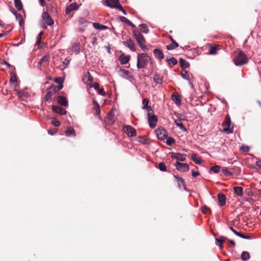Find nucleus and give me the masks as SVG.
I'll use <instances>...</instances> for the list:
<instances>
[{
	"instance_id": "f257e3e1",
	"label": "nucleus",
	"mask_w": 261,
	"mask_h": 261,
	"mask_svg": "<svg viewBox=\"0 0 261 261\" xmlns=\"http://www.w3.org/2000/svg\"><path fill=\"white\" fill-rule=\"evenodd\" d=\"M232 61L236 66H241L246 64L248 62L249 60L244 51L238 50L236 52L235 56Z\"/></svg>"
},
{
	"instance_id": "f03ea898",
	"label": "nucleus",
	"mask_w": 261,
	"mask_h": 261,
	"mask_svg": "<svg viewBox=\"0 0 261 261\" xmlns=\"http://www.w3.org/2000/svg\"><path fill=\"white\" fill-rule=\"evenodd\" d=\"M151 60L150 57L146 53L139 54L137 56V67L138 69L143 68Z\"/></svg>"
},
{
	"instance_id": "7ed1b4c3",
	"label": "nucleus",
	"mask_w": 261,
	"mask_h": 261,
	"mask_svg": "<svg viewBox=\"0 0 261 261\" xmlns=\"http://www.w3.org/2000/svg\"><path fill=\"white\" fill-rule=\"evenodd\" d=\"M42 20L41 22V27L44 29L47 28V25L53 26L54 24V20L51 18L48 13L46 12H43L41 16Z\"/></svg>"
},
{
	"instance_id": "20e7f679",
	"label": "nucleus",
	"mask_w": 261,
	"mask_h": 261,
	"mask_svg": "<svg viewBox=\"0 0 261 261\" xmlns=\"http://www.w3.org/2000/svg\"><path fill=\"white\" fill-rule=\"evenodd\" d=\"M133 34L140 47L143 50L147 49L146 46L144 44L145 39L143 36L137 30H134Z\"/></svg>"
},
{
	"instance_id": "39448f33",
	"label": "nucleus",
	"mask_w": 261,
	"mask_h": 261,
	"mask_svg": "<svg viewBox=\"0 0 261 261\" xmlns=\"http://www.w3.org/2000/svg\"><path fill=\"white\" fill-rule=\"evenodd\" d=\"M147 116L149 126L152 128H154L156 125L158 118L155 115H154L153 111L152 109H150L149 112H147Z\"/></svg>"
},
{
	"instance_id": "423d86ee",
	"label": "nucleus",
	"mask_w": 261,
	"mask_h": 261,
	"mask_svg": "<svg viewBox=\"0 0 261 261\" xmlns=\"http://www.w3.org/2000/svg\"><path fill=\"white\" fill-rule=\"evenodd\" d=\"M155 133L158 139L160 140H165L168 136L166 130L164 128H159L156 129Z\"/></svg>"
},
{
	"instance_id": "0eeeda50",
	"label": "nucleus",
	"mask_w": 261,
	"mask_h": 261,
	"mask_svg": "<svg viewBox=\"0 0 261 261\" xmlns=\"http://www.w3.org/2000/svg\"><path fill=\"white\" fill-rule=\"evenodd\" d=\"M175 166L176 169L180 172H187L189 169V165L186 163H181L179 162H176Z\"/></svg>"
},
{
	"instance_id": "6e6552de",
	"label": "nucleus",
	"mask_w": 261,
	"mask_h": 261,
	"mask_svg": "<svg viewBox=\"0 0 261 261\" xmlns=\"http://www.w3.org/2000/svg\"><path fill=\"white\" fill-rule=\"evenodd\" d=\"M103 5L109 7L111 8H115L118 4L119 0H102Z\"/></svg>"
},
{
	"instance_id": "1a4fd4ad",
	"label": "nucleus",
	"mask_w": 261,
	"mask_h": 261,
	"mask_svg": "<svg viewBox=\"0 0 261 261\" xmlns=\"http://www.w3.org/2000/svg\"><path fill=\"white\" fill-rule=\"evenodd\" d=\"M124 132L129 137H134L136 136V129L130 125H126L124 127Z\"/></svg>"
},
{
	"instance_id": "9d476101",
	"label": "nucleus",
	"mask_w": 261,
	"mask_h": 261,
	"mask_svg": "<svg viewBox=\"0 0 261 261\" xmlns=\"http://www.w3.org/2000/svg\"><path fill=\"white\" fill-rule=\"evenodd\" d=\"M119 72L121 77L127 80H129L133 77L132 74L128 70L120 69Z\"/></svg>"
},
{
	"instance_id": "9b49d317",
	"label": "nucleus",
	"mask_w": 261,
	"mask_h": 261,
	"mask_svg": "<svg viewBox=\"0 0 261 261\" xmlns=\"http://www.w3.org/2000/svg\"><path fill=\"white\" fill-rule=\"evenodd\" d=\"M79 25L80 27V31L84 32L87 27L88 21L83 17H80L78 20Z\"/></svg>"
},
{
	"instance_id": "f8f14e48",
	"label": "nucleus",
	"mask_w": 261,
	"mask_h": 261,
	"mask_svg": "<svg viewBox=\"0 0 261 261\" xmlns=\"http://www.w3.org/2000/svg\"><path fill=\"white\" fill-rule=\"evenodd\" d=\"M186 156L187 155L185 154H180L179 153H171V157L179 161H185L186 160Z\"/></svg>"
},
{
	"instance_id": "ddd939ff",
	"label": "nucleus",
	"mask_w": 261,
	"mask_h": 261,
	"mask_svg": "<svg viewBox=\"0 0 261 261\" xmlns=\"http://www.w3.org/2000/svg\"><path fill=\"white\" fill-rule=\"evenodd\" d=\"M123 43L125 46L129 48L131 50L134 51L136 50L135 43L132 39H127L126 41H124Z\"/></svg>"
},
{
	"instance_id": "4468645a",
	"label": "nucleus",
	"mask_w": 261,
	"mask_h": 261,
	"mask_svg": "<svg viewBox=\"0 0 261 261\" xmlns=\"http://www.w3.org/2000/svg\"><path fill=\"white\" fill-rule=\"evenodd\" d=\"M83 81L87 86H90L92 84L93 77L88 71L83 79Z\"/></svg>"
},
{
	"instance_id": "2eb2a0df",
	"label": "nucleus",
	"mask_w": 261,
	"mask_h": 261,
	"mask_svg": "<svg viewBox=\"0 0 261 261\" xmlns=\"http://www.w3.org/2000/svg\"><path fill=\"white\" fill-rule=\"evenodd\" d=\"M57 101L58 102L63 106L67 107L68 106V101L65 97L60 95L57 97Z\"/></svg>"
},
{
	"instance_id": "dca6fc26",
	"label": "nucleus",
	"mask_w": 261,
	"mask_h": 261,
	"mask_svg": "<svg viewBox=\"0 0 261 261\" xmlns=\"http://www.w3.org/2000/svg\"><path fill=\"white\" fill-rule=\"evenodd\" d=\"M78 8V6L75 3H72L67 6L65 9V12L66 14H69L71 11L76 10Z\"/></svg>"
},
{
	"instance_id": "f3484780",
	"label": "nucleus",
	"mask_w": 261,
	"mask_h": 261,
	"mask_svg": "<svg viewBox=\"0 0 261 261\" xmlns=\"http://www.w3.org/2000/svg\"><path fill=\"white\" fill-rule=\"evenodd\" d=\"M53 110L58 114L61 115H64L66 113V111L65 109L62 108L59 106H53Z\"/></svg>"
},
{
	"instance_id": "a211bd4d",
	"label": "nucleus",
	"mask_w": 261,
	"mask_h": 261,
	"mask_svg": "<svg viewBox=\"0 0 261 261\" xmlns=\"http://www.w3.org/2000/svg\"><path fill=\"white\" fill-rule=\"evenodd\" d=\"M130 56L125 55L124 54H121L119 58V61L122 64H126L128 62Z\"/></svg>"
},
{
	"instance_id": "6ab92c4d",
	"label": "nucleus",
	"mask_w": 261,
	"mask_h": 261,
	"mask_svg": "<svg viewBox=\"0 0 261 261\" xmlns=\"http://www.w3.org/2000/svg\"><path fill=\"white\" fill-rule=\"evenodd\" d=\"M153 81L156 84H162L163 82V77L160 74L155 73L153 76Z\"/></svg>"
},
{
	"instance_id": "aec40b11",
	"label": "nucleus",
	"mask_w": 261,
	"mask_h": 261,
	"mask_svg": "<svg viewBox=\"0 0 261 261\" xmlns=\"http://www.w3.org/2000/svg\"><path fill=\"white\" fill-rule=\"evenodd\" d=\"M153 54L154 56L159 60H162L164 57L163 51L160 49L155 48L153 49Z\"/></svg>"
},
{
	"instance_id": "412c9836",
	"label": "nucleus",
	"mask_w": 261,
	"mask_h": 261,
	"mask_svg": "<svg viewBox=\"0 0 261 261\" xmlns=\"http://www.w3.org/2000/svg\"><path fill=\"white\" fill-rule=\"evenodd\" d=\"M218 199L220 206H222L225 204L226 197L223 194L219 193L218 195Z\"/></svg>"
},
{
	"instance_id": "4be33fe9",
	"label": "nucleus",
	"mask_w": 261,
	"mask_h": 261,
	"mask_svg": "<svg viewBox=\"0 0 261 261\" xmlns=\"http://www.w3.org/2000/svg\"><path fill=\"white\" fill-rule=\"evenodd\" d=\"M233 189L234 193L237 196L242 197L243 195V190L242 187L237 186L234 187Z\"/></svg>"
},
{
	"instance_id": "5701e85b",
	"label": "nucleus",
	"mask_w": 261,
	"mask_h": 261,
	"mask_svg": "<svg viewBox=\"0 0 261 261\" xmlns=\"http://www.w3.org/2000/svg\"><path fill=\"white\" fill-rule=\"evenodd\" d=\"M171 44L167 46V49L168 50H173L178 46V44L173 39H171Z\"/></svg>"
},
{
	"instance_id": "b1692460",
	"label": "nucleus",
	"mask_w": 261,
	"mask_h": 261,
	"mask_svg": "<svg viewBox=\"0 0 261 261\" xmlns=\"http://www.w3.org/2000/svg\"><path fill=\"white\" fill-rule=\"evenodd\" d=\"M149 101V100L147 98H144L142 101V104L143 105L142 109L147 110V112H149L150 109H152L150 106H148Z\"/></svg>"
},
{
	"instance_id": "393cba45",
	"label": "nucleus",
	"mask_w": 261,
	"mask_h": 261,
	"mask_svg": "<svg viewBox=\"0 0 261 261\" xmlns=\"http://www.w3.org/2000/svg\"><path fill=\"white\" fill-rule=\"evenodd\" d=\"M72 51L76 54H78L80 51V44L79 43L75 42L72 45Z\"/></svg>"
},
{
	"instance_id": "a878e982",
	"label": "nucleus",
	"mask_w": 261,
	"mask_h": 261,
	"mask_svg": "<svg viewBox=\"0 0 261 261\" xmlns=\"http://www.w3.org/2000/svg\"><path fill=\"white\" fill-rule=\"evenodd\" d=\"M226 239V238H225L222 236H221L219 238H217L215 239V240L218 243V246L220 248V249H222L223 248V243L224 240Z\"/></svg>"
},
{
	"instance_id": "bb28decb",
	"label": "nucleus",
	"mask_w": 261,
	"mask_h": 261,
	"mask_svg": "<svg viewBox=\"0 0 261 261\" xmlns=\"http://www.w3.org/2000/svg\"><path fill=\"white\" fill-rule=\"evenodd\" d=\"M172 99L177 105H180L181 99L178 94L172 95Z\"/></svg>"
},
{
	"instance_id": "cd10ccee",
	"label": "nucleus",
	"mask_w": 261,
	"mask_h": 261,
	"mask_svg": "<svg viewBox=\"0 0 261 261\" xmlns=\"http://www.w3.org/2000/svg\"><path fill=\"white\" fill-rule=\"evenodd\" d=\"M191 159L196 164H201L202 163L201 159L197 156V155L195 153L192 154L191 155Z\"/></svg>"
},
{
	"instance_id": "c85d7f7f",
	"label": "nucleus",
	"mask_w": 261,
	"mask_h": 261,
	"mask_svg": "<svg viewBox=\"0 0 261 261\" xmlns=\"http://www.w3.org/2000/svg\"><path fill=\"white\" fill-rule=\"evenodd\" d=\"M119 18L121 21L126 23L127 24H128L129 26H131L132 27H135V25L130 21H129L128 19H127L126 17H125L124 16H120L119 17Z\"/></svg>"
},
{
	"instance_id": "c756f323",
	"label": "nucleus",
	"mask_w": 261,
	"mask_h": 261,
	"mask_svg": "<svg viewBox=\"0 0 261 261\" xmlns=\"http://www.w3.org/2000/svg\"><path fill=\"white\" fill-rule=\"evenodd\" d=\"M175 124H176V126L179 127V128L182 131H187L186 128L184 126V124H182L180 120H176L175 121Z\"/></svg>"
},
{
	"instance_id": "7c9ffc66",
	"label": "nucleus",
	"mask_w": 261,
	"mask_h": 261,
	"mask_svg": "<svg viewBox=\"0 0 261 261\" xmlns=\"http://www.w3.org/2000/svg\"><path fill=\"white\" fill-rule=\"evenodd\" d=\"M14 5L18 11L22 9V4L20 0H14Z\"/></svg>"
},
{
	"instance_id": "2f4dec72",
	"label": "nucleus",
	"mask_w": 261,
	"mask_h": 261,
	"mask_svg": "<svg viewBox=\"0 0 261 261\" xmlns=\"http://www.w3.org/2000/svg\"><path fill=\"white\" fill-rule=\"evenodd\" d=\"M223 125L226 127H230L231 120L230 117L228 115L226 116L225 120L223 123Z\"/></svg>"
},
{
	"instance_id": "473e14b6",
	"label": "nucleus",
	"mask_w": 261,
	"mask_h": 261,
	"mask_svg": "<svg viewBox=\"0 0 261 261\" xmlns=\"http://www.w3.org/2000/svg\"><path fill=\"white\" fill-rule=\"evenodd\" d=\"M43 34V32H41L38 35L37 41L35 44V46H37L38 48H40V43Z\"/></svg>"
},
{
	"instance_id": "72a5a7b5",
	"label": "nucleus",
	"mask_w": 261,
	"mask_h": 261,
	"mask_svg": "<svg viewBox=\"0 0 261 261\" xmlns=\"http://www.w3.org/2000/svg\"><path fill=\"white\" fill-rule=\"evenodd\" d=\"M250 258V255L248 252L243 251L241 254V259L243 260H247Z\"/></svg>"
},
{
	"instance_id": "f704fd0d",
	"label": "nucleus",
	"mask_w": 261,
	"mask_h": 261,
	"mask_svg": "<svg viewBox=\"0 0 261 261\" xmlns=\"http://www.w3.org/2000/svg\"><path fill=\"white\" fill-rule=\"evenodd\" d=\"M66 135L67 136L69 137L70 136H75V133L74 130V129L72 127H69L66 131Z\"/></svg>"
},
{
	"instance_id": "c9c22d12",
	"label": "nucleus",
	"mask_w": 261,
	"mask_h": 261,
	"mask_svg": "<svg viewBox=\"0 0 261 261\" xmlns=\"http://www.w3.org/2000/svg\"><path fill=\"white\" fill-rule=\"evenodd\" d=\"M179 64L181 67L188 68L189 66V63L181 58L179 59Z\"/></svg>"
},
{
	"instance_id": "e433bc0d",
	"label": "nucleus",
	"mask_w": 261,
	"mask_h": 261,
	"mask_svg": "<svg viewBox=\"0 0 261 261\" xmlns=\"http://www.w3.org/2000/svg\"><path fill=\"white\" fill-rule=\"evenodd\" d=\"M221 168V166L218 165H215L214 166L211 167L210 170L214 173H217L220 171Z\"/></svg>"
},
{
	"instance_id": "4c0bfd02",
	"label": "nucleus",
	"mask_w": 261,
	"mask_h": 261,
	"mask_svg": "<svg viewBox=\"0 0 261 261\" xmlns=\"http://www.w3.org/2000/svg\"><path fill=\"white\" fill-rule=\"evenodd\" d=\"M181 76L183 79L187 80L190 81V77L189 75L186 70H182L181 73Z\"/></svg>"
},
{
	"instance_id": "58836bf2",
	"label": "nucleus",
	"mask_w": 261,
	"mask_h": 261,
	"mask_svg": "<svg viewBox=\"0 0 261 261\" xmlns=\"http://www.w3.org/2000/svg\"><path fill=\"white\" fill-rule=\"evenodd\" d=\"M222 172L226 176H231L232 175V173L229 171L228 169L226 167H223L222 168Z\"/></svg>"
},
{
	"instance_id": "ea45409f",
	"label": "nucleus",
	"mask_w": 261,
	"mask_h": 261,
	"mask_svg": "<svg viewBox=\"0 0 261 261\" xmlns=\"http://www.w3.org/2000/svg\"><path fill=\"white\" fill-rule=\"evenodd\" d=\"M15 91H16L17 94L19 98L22 99V100H24V97H27V95L25 94V93H22L20 91H19L18 90H15Z\"/></svg>"
},
{
	"instance_id": "a19ab883",
	"label": "nucleus",
	"mask_w": 261,
	"mask_h": 261,
	"mask_svg": "<svg viewBox=\"0 0 261 261\" xmlns=\"http://www.w3.org/2000/svg\"><path fill=\"white\" fill-rule=\"evenodd\" d=\"M140 27L141 28V31L145 33V34H147L149 32V30L148 29V27L147 26V25L146 24H141L140 25Z\"/></svg>"
},
{
	"instance_id": "79ce46f5",
	"label": "nucleus",
	"mask_w": 261,
	"mask_h": 261,
	"mask_svg": "<svg viewBox=\"0 0 261 261\" xmlns=\"http://www.w3.org/2000/svg\"><path fill=\"white\" fill-rule=\"evenodd\" d=\"M158 168L161 171L165 172L167 170L166 165H165V164L164 163H162V162L160 163L159 164Z\"/></svg>"
},
{
	"instance_id": "37998d69",
	"label": "nucleus",
	"mask_w": 261,
	"mask_h": 261,
	"mask_svg": "<svg viewBox=\"0 0 261 261\" xmlns=\"http://www.w3.org/2000/svg\"><path fill=\"white\" fill-rule=\"evenodd\" d=\"M166 139V143L168 145L171 146L175 142V140L171 137H167Z\"/></svg>"
},
{
	"instance_id": "c03bdc74",
	"label": "nucleus",
	"mask_w": 261,
	"mask_h": 261,
	"mask_svg": "<svg viewBox=\"0 0 261 261\" xmlns=\"http://www.w3.org/2000/svg\"><path fill=\"white\" fill-rule=\"evenodd\" d=\"M168 64H172L173 65H175L177 64V60L174 58H171L166 60Z\"/></svg>"
},
{
	"instance_id": "a18cd8bd",
	"label": "nucleus",
	"mask_w": 261,
	"mask_h": 261,
	"mask_svg": "<svg viewBox=\"0 0 261 261\" xmlns=\"http://www.w3.org/2000/svg\"><path fill=\"white\" fill-rule=\"evenodd\" d=\"M92 25H93V28L97 30H101L102 26L103 24H101L99 23L93 22L92 23Z\"/></svg>"
},
{
	"instance_id": "49530a36",
	"label": "nucleus",
	"mask_w": 261,
	"mask_h": 261,
	"mask_svg": "<svg viewBox=\"0 0 261 261\" xmlns=\"http://www.w3.org/2000/svg\"><path fill=\"white\" fill-rule=\"evenodd\" d=\"M240 149L245 152H248L250 150V147L247 145H242L240 147Z\"/></svg>"
},
{
	"instance_id": "de8ad7c7",
	"label": "nucleus",
	"mask_w": 261,
	"mask_h": 261,
	"mask_svg": "<svg viewBox=\"0 0 261 261\" xmlns=\"http://www.w3.org/2000/svg\"><path fill=\"white\" fill-rule=\"evenodd\" d=\"M208 53L211 55H216L217 54V48L215 46H211Z\"/></svg>"
},
{
	"instance_id": "09e8293b",
	"label": "nucleus",
	"mask_w": 261,
	"mask_h": 261,
	"mask_svg": "<svg viewBox=\"0 0 261 261\" xmlns=\"http://www.w3.org/2000/svg\"><path fill=\"white\" fill-rule=\"evenodd\" d=\"M71 59L69 58H66L63 62V64L64 65V68H66L68 67V65L70 63Z\"/></svg>"
},
{
	"instance_id": "8fccbe9b",
	"label": "nucleus",
	"mask_w": 261,
	"mask_h": 261,
	"mask_svg": "<svg viewBox=\"0 0 261 261\" xmlns=\"http://www.w3.org/2000/svg\"><path fill=\"white\" fill-rule=\"evenodd\" d=\"M11 78H10V83H16L17 82V79H16V75L13 73V72H11Z\"/></svg>"
},
{
	"instance_id": "3c124183",
	"label": "nucleus",
	"mask_w": 261,
	"mask_h": 261,
	"mask_svg": "<svg viewBox=\"0 0 261 261\" xmlns=\"http://www.w3.org/2000/svg\"><path fill=\"white\" fill-rule=\"evenodd\" d=\"M108 118L109 120V123H110L111 124L114 123V115L112 114V112H111L109 113V115Z\"/></svg>"
},
{
	"instance_id": "603ef678",
	"label": "nucleus",
	"mask_w": 261,
	"mask_h": 261,
	"mask_svg": "<svg viewBox=\"0 0 261 261\" xmlns=\"http://www.w3.org/2000/svg\"><path fill=\"white\" fill-rule=\"evenodd\" d=\"M53 95V92L50 91H48L45 95V98L46 100H49L51 99Z\"/></svg>"
},
{
	"instance_id": "864d4df0",
	"label": "nucleus",
	"mask_w": 261,
	"mask_h": 261,
	"mask_svg": "<svg viewBox=\"0 0 261 261\" xmlns=\"http://www.w3.org/2000/svg\"><path fill=\"white\" fill-rule=\"evenodd\" d=\"M223 132L226 133L228 134H231L233 133V128L230 127H226L223 129Z\"/></svg>"
},
{
	"instance_id": "5fc2aeb1",
	"label": "nucleus",
	"mask_w": 261,
	"mask_h": 261,
	"mask_svg": "<svg viewBox=\"0 0 261 261\" xmlns=\"http://www.w3.org/2000/svg\"><path fill=\"white\" fill-rule=\"evenodd\" d=\"M245 193L249 196H253L254 193L250 189H247L245 190Z\"/></svg>"
},
{
	"instance_id": "6e6d98bb",
	"label": "nucleus",
	"mask_w": 261,
	"mask_h": 261,
	"mask_svg": "<svg viewBox=\"0 0 261 261\" xmlns=\"http://www.w3.org/2000/svg\"><path fill=\"white\" fill-rule=\"evenodd\" d=\"M178 185L179 188H181V186H184V188H186L185 186L184 185V179L182 177L179 178V180L177 181Z\"/></svg>"
},
{
	"instance_id": "4d7b16f0",
	"label": "nucleus",
	"mask_w": 261,
	"mask_h": 261,
	"mask_svg": "<svg viewBox=\"0 0 261 261\" xmlns=\"http://www.w3.org/2000/svg\"><path fill=\"white\" fill-rule=\"evenodd\" d=\"M138 140L142 144H146L147 143L146 139L143 137H139L138 138Z\"/></svg>"
},
{
	"instance_id": "13d9d810",
	"label": "nucleus",
	"mask_w": 261,
	"mask_h": 261,
	"mask_svg": "<svg viewBox=\"0 0 261 261\" xmlns=\"http://www.w3.org/2000/svg\"><path fill=\"white\" fill-rule=\"evenodd\" d=\"M115 8H117V9H118L119 10H120L121 11H122V12L123 13V14L124 15H126L127 13L126 12V11H125V10L123 8L122 6L119 4H118V5H117V6Z\"/></svg>"
},
{
	"instance_id": "bf43d9fd",
	"label": "nucleus",
	"mask_w": 261,
	"mask_h": 261,
	"mask_svg": "<svg viewBox=\"0 0 261 261\" xmlns=\"http://www.w3.org/2000/svg\"><path fill=\"white\" fill-rule=\"evenodd\" d=\"M90 87L94 88L95 90H97L99 88V85L97 83H94L92 84L90 86Z\"/></svg>"
},
{
	"instance_id": "052dcab7",
	"label": "nucleus",
	"mask_w": 261,
	"mask_h": 261,
	"mask_svg": "<svg viewBox=\"0 0 261 261\" xmlns=\"http://www.w3.org/2000/svg\"><path fill=\"white\" fill-rule=\"evenodd\" d=\"M97 91V93H98V94H99L100 95L105 96L106 95V93L104 91L103 88H101V89L99 88Z\"/></svg>"
},
{
	"instance_id": "680f3d73",
	"label": "nucleus",
	"mask_w": 261,
	"mask_h": 261,
	"mask_svg": "<svg viewBox=\"0 0 261 261\" xmlns=\"http://www.w3.org/2000/svg\"><path fill=\"white\" fill-rule=\"evenodd\" d=\"M16 18L17 19L20 21V24L21 25V22L23 20L22 16L20 14H18L16 13V14H15Z\"/></svg>"
},
{
	"instance_id": "e2e57ef3",
	"label": "nucleus",
	"mask_w": 261,
	"mask_h": 261,
	"mask_svg": "<svg viewBox=\"0 0 261 261\" xmlns=\"http://www.w3.org/2000/svg\"><path fill=\"white\" fill-rule=\"evenodd\" d=\"M202 212L203 213H206L209 211V208H208L206 206L204 205L201 207Z\"/></svg>"
},
{
	"instance_id": "0e129e2a",
	"label": "nucleus",
	"mask_w": 261,
	"mask_h": 261,
	"mask_svg": "<svg viewBox=\"0 0 261 261\" xmlns=\"http://www.w3.org/2000/svg\"><path fill=\"white\" fill-rule=\"evenodd\" d=\"M52 123L55 125V126H59L60 125V122L58 120H54L53 121Z\"/></svg>"
},
{
	"instance_id": "69168bd1",
	"label": "nucleus",
	"mask_w": 261,
	"mask_h": 261,
	"mask_svg": "<svg viewBox=\"0 0 261 261\" xmlns=\"http://www.w3.org/2000/svg\"><path fill=\"white\" fill-rule=\"evenodd\" d=\"M55 82L59 83V84H62L63 83V80L61 77H57L55 80Z\"/></svg>"
},
{
	"instance_id": "338daca9",
	"label": "nucleus",
	"mask_w": 261,
	"mask_h": 261,
	"mask_svg": "<svg viewBox=\"0 0 261 261\" xmlns=\"http://www.w3.org/2000/svg\"><path fill=\"white\" fill-rule=\"evenodd\" d=\"M199 172L198 171H192V175L193 176V177H196L198 175H199Z\"/></svg>"
},
{
	"instance_id": "774afa93",
	"label": "nucleus",
	"mask_w": 261,
	"mask_h": 261,
	"mask_svg": "<svg viewBox=\"0 0 261 261\" xmlns=\"http://www.w3.org/2000/svg\"><path fill=\"white\" fill-rule=\"evenodd\" d=\"M256 165L261 168V160H258L256 162Z\"/></svg>"
}]
</instances>
